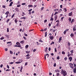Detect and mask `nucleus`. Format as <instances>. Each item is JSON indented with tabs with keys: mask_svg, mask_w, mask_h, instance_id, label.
<instances>
[{
	"mask_svg": "<svg viewBox=\"0 0 76 76\" xmlns=\"http://www.w3.org/2000/svg\"><path fill=\"white\" fill-rule=\"evenodd\" d=\"M61 74H63V76H66L67 75V72L65 70H62L61 71Z\"/></svg>",
	"mask_w": 76,
	"mask_h": 76,
	"instance_id": "nucleus-1",
	"label": "nucleus"
},
{
	"mask_svg": "<svg viewBox=\"0 0 76 76\" xmlns=\"http://www.w3.org/2000/svg\"><path fill=\"white\" fill-rule=\"evenodd\" d=\"M73 32H75V31H76V26H74L73 27Z\"/></svg>",
	"mask_w": 76,
	"mask_h": 76,
	"instance_id": "nucleus-2",
	"label": "nucleus"
},
{
	"mask_svg": "<svg viewBox=\"0 0 76 76\" xmlns=\"http://www.w3.org/2000/svg\"><path fill=\"white\" fill-rule=\"evenodd\" d=\"M62 40V37H61L59 39L58 42L60 43L61 42V41Z\"/></svg>",
	"mask_w": 76,
	"mask_h": 76,
	"instance_id": "nucleus-3",
	"label": "nucleus"
},
{
	"mask_svg": "<svg viewBox=\"0 0 76 76\" xmlns=\"http://www.w3.org/2000/svg\"><path fill=\"white\" fill-rule=\"evenodd\" d=\"M58 17V16L57 15H56L54 17V18L55 19V21H56V20H57V17Z\"/></svg>",
	"mask_w": 76,
	"mask_h": 76,
	"instance_id": "nucleus-4",
	"label": "nucleus"
},
{
	"mask_svg": "<svg viewBox=\"0 0 76 76\" xmlns=\"http://www.w3.org/2000/svg\"><path fill=\"white\" fill-rule=\"evenodd\" d=\"M15 10H16V12H19V8L18 7H16L15 9Z\"/></svg>",
	"mask_w": 76,
	"mask_h": 76,
	"instance_id": "nucleus-5",
	"label": "nucleus"
},
{
	"mask_svg": "<svg viewBox=\"0 0 76 76\" xmlns=\"http://www.w3.org/2000/svg\"><path fill=\"white\" fill-rule=\"evenodd\" d=\"M50 39L51 40H53L54 39V37L53 36H49Z\"/></svg>",
	"mask_w": 76,
	"mask_h": 76,
	"instance_id": "nucleus-6",
	"label": "nucleus"
},
{
	"mask_svg": "<svg viewBox=\"0 0 76 76\" xmlns=\"http://www.w3.org/2000/svg\"><path fill=\"white\" fill-rule=\"evenodd\" d=\"M50 20L52 21L51 22V24H52V23H53V17L52 16L51 17V19H50Z\"/></svg>",
	"mask_w": 76,
	"mask_h": 76,
	"instance_id": "nucleus-7",
	"label": "nucleus"
},
{
	"mask_svg": "<svg viewBox=\"0 0 76 76\" xmlns=\"http://www.w3.org/2000/svg\"><path fill=\"white\" fill-rule=\"evenodd\" d=\"M72 57H70L69 58V60H70V61H72Z\"/></svg>",
	"mask_w": 76,
	"mask_h": 76,
	"instance_id": "nucleus-8",
	"label": "nucleus"
},
{
	"mask_svg": "<svg viewBox=\"0 0 76 76\" xmlns=\"http://www.w3.org/2000/svg\"><path fill=\"white\" fill-rule=\"evenodd\" d=\"M70 36L72 37H74V34L73 33H71L70 34Z\"/></svg>",
	"mask_w": 76,
	"mask_h": 76,
	"instance_id": "nucleus-9",
	"label": "nucleus"
},
{
	"mask_svg": "<svg viewBox=\"0 0 76 76\" xmlns=\"http://www.w3.org/2000/svg\"><path fill=\"white\" fill-rule=\"evenodd\" d=\"M72 14H73L72 12H71L69 14V16H71L72 15Z\"/></svg>",
	"mask_w": 76,
	"mask_h": 76,
	"instance_id": "nucleus-10",
	"label": "nucleus"
},
{
	"mask_svg": "<svg viewBox=\"0 0 76 76\" xmlns=\"http://www.w3.org/2000/svg\"><path fill=\"white\" fill-rule=\"evenodd\" d=\"M9 11H7L5 13V15H9Z\"/></svg>",
	"mask_w": 76,
	"mask_h": 76,
	"instance_id": "nucleus-11",
	"label": "nucleus"
},
{
	"mask_svg": "<svg viewBox=\"0 0 76 76\" xmlns=\"http://www.w3.org/2000/svg\"><path fill=\"white\" fill-rule=\"evenodd\" d=\"M22 69H23V66H21L20 69V71L21 72H22Z\"/></svg>",
	"mask_w": 76,
	"mask_h": 76,
	"instance_id": "nucleus-12",
	"label": "nucleus"
},
{
	"mask_svg": "<svg viewBox=\"0 0 76 76\" xmlns=\"http://www.w3.org/2000/svg\"><path fill=\"white\" fill-rule=\"evenodd\" d=\"M48 50V48L46 47L45 48V53L47 52Z\"/></svg>",
	"mask_w": 76,
	"mask_h": 76,
	"instance_id": "nucleus-13",
	"label": "nucleus"
},
{
	"mask_svg": "<svg viewBox=\"0 0 76 76\" xmlns=\"http://www.w3.org/2000/svg\"><path fill=\"white\" fill-rule=\"evenodd\" d=\"M20 19H24V20H25V19H26V18L25 17H21Z\"/></svg>",
	"mask_w": 76,
	"mask_h": 76,
	"instance_id": "nucleus-14",
	"label": "nucleus"
},
{
	"mask_svg": "<svg viewBox=\"0 0 76 76\" xmlns=\"http://www.w3.org/2000/svg\"><path fill=\"white\" fill-rule=\"evenodd\" d=\"M13 1L11 2L9 6H12V4H13Z\"/></svg>",
	"mask_w": 76,
	"mask_h": 76,
	"instance_id": "nucleus-15",
	"label": "nucleus"
},
{
	"mask_svg": "<svg viewBox=\"0 0 76 76\" xmlns=\"http://www.w3.org/2000/svg\"><path fill=\"white\" fill-rule=\"evenodd\" d=\"M15 63H16V64H19L20 63H21V62L20 61H17L15 62Z\"/></svg>",
	"mask_w": 76,
	"mask_h": 76,
	"instance_id": "nucleus-16",
	"label": "nucleus"
},
{
	"mask_svg": "<svg viewBox=\"0 0 76 76\" xmlns=\"http://www.w3.org/2000/svg\"><path fill=\"white\" fill-rule=\"evenodd\" d=\"M5 36L7 38H9V35H6V34H5Z\"/></svg>",
	"mask_w": 76,
	"mask_h": 76,
	"instance_id": "nucleus-17",
	"label": "nucleus"
},
{
	"mask_svg": "<svg viewBox=\"0 0 76 76\" xmlns=\"http://www.w3.org/2000/svg\"><path fill=\"white\" fill-rule=\"evenodd\" d=\"M24 42H25V41L24 40H23L20 42V43H21V44H24Z\"/></svg>",
	"mask_w": 76,
	"mask_h": 76,
	"instance_id": "nucleus-18",
	"label": "nucleus"
},
{
	"mask_svg": "<svg viewBox=\"0 0 76 76\" xmlns=\"http://www.w3.org/2000/svg\"><path fill=\"white\" fill-rule=\"evenodd\" d=\"M15 23H17V22H18V19H15Z\"/></svg>",
	"mask_w": 76,
	"mask_h": 76,
	"instance_id": "nucleus-19",
	"label": "nucleus"
},
{
	"mask_svg": "<svg viewBox=\"0 0 76 76\" xmlns=\"http://www.w3.org/2000/svg\"><path fill=\"white\" fill-rule=\"evenodd\" d=\"M28 6L29 7H33V6L32 5H29Z\"/></svg>",
	"mask_w": 76,
	"mask_h": 76,
	"instance_id": "nucleus-20",
	"label": "nucleus"
},
{
	"mask_svg": "<svg viewBox=\"0 0 76 76\" xmlns=\"http://www.w3.org/2000/svg\"><path fill=\"white\" fill-rule=\"evenodd\" d=\"M68 46H69V47H70V44H70V42H68Z\"/></svg>",
	"mask_w": 76,
	"mask_h": 76,
	"instance_id": "nucleus-21",
	"label": "nucleus"
},
{
	"mask_svg": "<svg viewBox=\"0 0 76 76\" xmlns=\"http://www.w3.org/2000/svg\"><path fill=\"white\" fill-rule=\"evenodd\" d=\"M16 44H17V45H20V43L19 42H17L16 43Z\"/></svg>",
	"mask_w": 76,
	"mask_h": 76,
	"instance_id": "nucleus-22",
	"label": "nucleus"
},
{
	"mask_svg": "<svg viewBox=\"0 0 76 76\" xmlns=\"http://www.w3.org/2000/svg\"><path fill=\"white\" fill-rule=\"evenodd\" d=\"M47 32H45V37H47Z\"/></svg>",
	"mask_w": 76,
	"mask_h": 76,
	"instance_id": "nucleus-23",
	"label": "nucleus"
},
{
	"mask_svg": "<svg viewBox=\"0 0 76 76\" xmlns=\"http://www.w3.org/2000/svg\"><path fill=\"white\" fill-rule=\"evenodd\" d=\"M10 20V19H8L7 20V21H6V22L7 23H8L9 22Z\"/></svg>",
	"mask_w": 76,
	"mask_h": 76,
	"instance_id": "nucleus-24",
	"label": "nucleus"
},
{
	"mask_svg": "<svg viewBox=\"0 0 76 76\" xmlns=\"http://www.w3.org/2000/svg\"><path fill=\"white\" fill-rule=\"evenodd\" d=\"M14 16H15V13H14L11 16L12 18H13Z\"/></svg>",
	"mask_w": 76,
	"mask_h": 76,
	"instance_id": "nucleus-25",
	"label": "nucleus"
},
{
	"mask_svg": "<svg viewBox=\"0 0 76 76\" xmlns=\"http://www.w3.org/2000/svg\"><path fill=\"white\" fill-rule=\"evenodd\" d=\"M26 53H27V54H29L30 53V51H26Z\"/></svg>",
	"mask_w": 76,
	"mask_h": 76,
	"instance_id": "nucleus-26",
	"label": "nucleus"
},
{
	"mask_svg": "<svg viewBox=\"0 0 76 76\" xmlns=\"http://www.w3.org/2000/svg\"><path fill=\"white\" fill-rule=\"evenodd\" d=\"M26 48H28V47H29V45H27L26 46H25Z\"/></svg>",
	"mask_w": 76,
	"mask_h": 76,
	"instance_id": "nucleus-27",
	"label": "nucleus"
},
{
	"mask_svg": "<svg viewBox=\"0 0 76 76\" xmlns=\"http://www.w3.org/2000/svg\"><path fill=\"white\" fill-rule=\"evenodd\" d=\"M64 12H67V9H66V8H65L64 9Z\"/></svg>",
	"mask_w": 76,
	"mask_h": 76,
	"instance_id": "nucleus-28",
	"label": "nucleus"
},
{
	"mask_svg": "<svg viewBox=\"0 0 76 76\" xmlns=\"http://www.w3.org/2000/svg\"><path fill=\"white\" fill-rule=\"evenodd\" d=\"M70 67V68H71V69H73V67H74V66H72L71 65H70L69 66Z\"/></svg>",
	"mask_w": 76,
	"mask_h": 76,
	"instance_id": "nucleus-29",
	"label": "nucleus"
},
{
	"mask_svg": "<svg viewBox=\"0 0 76 76\" xmlns=\"http://www.w3.org/2000/svg\"><path fill=\"white\" fill-rule=\"evenodd\" d=\"M10 54H13V52H12V51L10 50Z\"/></svg>",
	"mask_w": 76,
	"mask_h": 76,
	"instance_id": "nucleus-30",
	"label": "nucleus"
},
{
	"mask_svg": "<svg viewBox=\"0 0 76 76\" xmlns=\"http://www.w3.org/2000/svg\"><path fill=\"white\" fill-rule=\"evenodd\" d=\"M0 39L1 40L4 39V37H2Z\"/></svg>",
	"mask_w": 76,
	"mask_h": 76,
	"instance_id": "nucleus-31",
	"label": "nucleus"
},
{
	"mask_svg": "<svg viewBox=\"0 0 76 76\" xmlns=\"http://www.w3.org/2000/svg\"><path fill=\"white\" fill-rule=\"evenodd\" d=\"M66 30H65L64 32V34H66Z\"/></svg>",
	"mask_w": 76,
	"mask_h": 76,
	"instance_id": "nucleus-32",
	"label": "nucleus"
},
{
	"mask_svg": "<svg viewBox=\"0 0 76 76\" xmlns=\"http://www.w3.org/2000/svg\"><path fill=\"white\" fill-rule=\"evenodd\" d=\"M54 44V42H52V43H50V45H52V44Z\"/></svg>",
	"mask_w": 76,
	"mask_h": 76,
	"instance_id": "nucleus-33",
	"label": "nucleus"
},
{
	"mask_svg": "<svg viewBox=\"0 0 76 76\" xmlns=\"http://www.w3.org/2000/svg\"><path fill=\"white\" fill-rule=\"evenodd\" d=\"M39 42H43V41L41 39L39 40Z\"/></svg>",
	"mask_w": 76,
	"mask_h": 76,
	"instance_id": "nucleus-34",
	"label": "nucleus"
},
{
	"mask_svg": "<svg viewBox=\"0 0 76 76\" xmlns=\"http://www.w3.org/2000/svg\"><path fill=\"white\" fill-rule=\"evenodd\" d=\"M13 63H14V62H11L9 63V64H13Z\"/></svg>",
	"mask_w": 76,
	"mask_h": 76,
	"instance_id": "nucleus-35",
	"label": "nucleus"
},
{
	"mask_svg": "<svg viewBox=\"0 0 76 76\" xmlns=\"http://www.w3.org/2000/svg\"><path fill=\"white\" fill-rule=\"evenodd\" d=\"M58 9H55L54 10L55 12H56V11H58Z\"/></svg>",
	"mask_w": 76,
	"mask_h": 76,
	"instance_id": "nucleus-36",
	"label": "nucleus"
},
{
	"mask_svg": "<svg viewBox=\"0 0 76 76\" xmlns=\"http://www.w3.org/2000/svg\"><path fill=\"white\" fill-rule=\"evenodd\" d=\"M58 69H56V70H55V72H58Z\"/></svg>",
	"mask_w": 76,
	"mask_h": 76,
	"instance_id": "nucleus-37",
	"label": "nucleus"
},
{
	"mask_svg": "<svg viewBox=\"0 0 76 76\" xmlns=\"http://www.w3.org/2000/svg\"><path fill=\"white\" fill-rule=\"evenodd\" d=\"M74 20H74V19H72V20L71 21V23H72V22H74Z\"/></svg>",
	"mask_w": 76,
	"mask_h": 76,
	"instance_id": "nucleus-38",
	"label": "nucleus"
},
{
	"mask_svg": "<svg viewBox=\"0 0 76 76\" xmlns=\"http://www.w3.org/2000/svg\"><path fill=\"white\" fill-rule=\"evenodd\" d=\"M26 57H29L30 56V55L29 54H28L27 55H26Z\"/></svg>",
	"mask_w": 76,
	"mask_h": 76,
	"instance_id": "nucleus-39",
	"label": "nucleus"
},
{
	"mask_svg": "<svg viewBox=\"0 0 76 76\" xmlns=\"http://www.w3.org/2000/svg\"><path fill=\"white\" fill-rule=\"evenodd\" d=\"M9 28H7V32H9Z\"/></svg>",
	"mask_w": 76,
	"mask_h": 76,
	"instance_id": "nucleus-40",
	"label": "nucleus"
},
{
	"mask_svg": "<svg viewBox=\"0 0 76 76\" xmlns=\"http://www.w3.org/2000/svg\"><path fill=\"white\" fill-rule=\"evenodd\" d=\"M58 14V12H55V13L54 14V15H57V14Z\"/></svg>",
	"mask_w": 76,
	"mask_h": 76,
	"instance_id": "nucleus-41",
	"label": "nucleus"
},
{
	"mask_svg": "<svg viewBox=\"0 0 76 76\" xmlns=\"http://www.w3.org/2000/svg\"><path fill=\"white\" fill-rule=\"evenodd\" d=\"M62 53L63 54H65V52L64 51H62Z\"/></svg>",
	"mask_w": 76,
	"mask_h": 76,
	"instance_id": "nucleus-42",
	"label": "nucleus"
},
{
	"mask_svg": "<svg viewBox=\"0 0 76 76\" xmlns=\"http://www.w3.org/2000/svg\"><path fill=\"white\" fill-rule=\"evenodd\" d=\"M69 21H70H70H71V20H72V19H71V18H69Z\"/></svg>",
	"mask_w": 76,
	"mask_h": 76,
	"instance_id": "nucleus-43",
	"label": "nucleus"
},
{
	"mask_svg": "<svg viewBox=\"0 0 76 76\" xmlns=\"http://www.w3.org/2000/svg\"><path fill=\"white\" fill-rule=\"evenodd\" d=\"M58 25H59V24L58 23V22L56 25V26H58Z\"/></svg>",
	"mask_w": 76,
	"mask_h": 76,
	"instance_id": "nucleus-44",
	"label": "nucleus"
},
{
	"mask_svg": "<svg viewBox=\"0 0 76 76\" xmlns=\"http://www.w3.org/2000/svg\"><path fill=\"white\" fill-rule=\"evenodd\" d=\"M69 65H71V66H73V64L72 63H70Z\"/></svg>",
	"mask_w": 76,
	"mask_h": 76,
	"instance_id": "nucleus-45",
	"label": "nucleus"
},
{
	"mask_svg": "<svg viewBox=\"0 0 76 76\" xmlns=\"http://www.w3.org/2000/svg\"><path fill=\"white\" fill-rule=\"evenodd\" d=\"M17 7H20V5L19 4L18 5H17Z\"/></svg>",
	"mask_w": 76,
	"mask_h": 76,
	"instance_id": "nucleus-46",
	"label": "nucleus"
},
{
	"mask_svg": "<svg viewBox=\"0 0 76 76\" xmlns=\"http://www.w3.org/2000/svg\"><path fill=\"white\" fill-rule=\"evenodd\" d=\"M70 52L71 53H73V50H71Z\"/></svg>",
	"mask_w": 76,
	"mask_h": 76,
	"instance_id": "nucleus-47",
	"label": "nucleus"
},
{
	"mask_svg": "<svg viewBox=\"0 0 76 76\" xmlns=\"http://www.w3.org/2000/svg\"><path fill=\"white\" fill-rule=\"evenodd\" d=\"M64 60H67V57H65L64 58Z\"/></svg>",
	"mask_w": 76,
	"mask_h": 76,
	"instance_id": "nucleus-48",
	"label": "nucleus"
},
{
	"mask_svg": "<svg viewBox=\"0 0 76 76\" xmlns=\"http://www.w3.org/2000/svg\"><path fill=\"white\" fill-rule=\"evenodd\" d=\"M23 38L24 39H25V40H26V37L24 36L23 37Z\"/></svg>",
	"mask_w": 76,
	"mask_h": 76,
	"instance_id": "nucleus-49",
	"label": "nucleus"
},
{
	"mask_svg": "<svg viewBox=\"0 0 76 76\" xmlns=\"http://www.w3.org/2000/svg\"><path fill=\"white\" fill-rule=\"evenodd\" d=\"M57 59L58 60H59L60 59V57L59 56H58V57L57 58Z\"/></svg>",
	"mask_w": 76,
	"mask_h": 76,
	"instance_id": "nucleus-50",
	"label": "nucleus"
},
{
	"mask_svg": "<svg viewBox=\"0 0 76 76\" xmlns=\"http://www.w3.org/2000/svg\"><path fill=\"white\" fill-rule=\"evenodd\" d=\"M3 64H1V65L0 66V67L1 68H2L3 67Z\"/></svg>",
	"mask_w": 76,
	"mask_h": 76,
	"instance_id": "nucleus-51",
	"label": "nucleus"
},
{
	"mask_svg": "<svg viewBox=\"0 0 76 76\" xmlns=\"http://www.w3.org/2000/svg\"><path fill=\"white\" fill-rule=\"evenodd\" d=\"M7 67L8 68V69H9L10 67H9V65H7Z\"/></svg>",
	"mask_w": 76,
	"mask_h": 76,
	"instance_id": "nucleus-52",
	"label": "nucleus"
},
{
	"mask_svg": "<svg viewBox=\"0 0 76 76\" xmlns=\"http://www.w3.org/2000/svg\"><path fill=\"white\" fill-rule=\"evenodd\" d=\"M32 9H30V10H28V12H31V11H32Z\"/></svg>",
	"mask_w": 76,
	"mask_h": 76,
	"instance_id": "nucleus-53",
	"label": "nucleus"
},
{
	"mask_svg": "<svg viewBox=\"0 0 76 76\" xmlns=\"http://www.w3.org/2000/svg\"><path fill=\"white\" fill-rule=\"evenodd\" d=\"M24 35L25 36H26V37H27V36H28V35H27L26 33H25Z\"/></svg>",
	"mask_w": 76,
	"mask_h": 76,
	"instance_id": "nucleus-54",
	"label": "nucleus"
},
{
	"mask_svg": "<svg viewBox=\"0 0 76 76\" xmlns=\"http://www.w3.org/2000/svg\"><path fill=\"white\" fill-rule=\"evenodd\" d=\"M17 47L20 48V47H21V46L20 45H18V46Z\"/></svg>",
	"mask_w": 76,
	"mask_h": 76,
	"instance_id": "nucleus-55",
	"label": "nucleus"
},
{
	"mask_svg": "<svg viewBox=\"0 0 76 76\" xmlns=\"http://www.w3.org/2000/svg\"><path fill=\"white\" fill-rule=\"evenodd\" d=\"M26 4V3H23L22 4V5H25Z\"/></svg>",
	"mask_w": 76,
	"mask_h": 76,
	"instance_id": "nucleus-56",
	"label": "nucleus"
},
{
	"mask_svg": "<svg viewBox=\"0 0 76 76\" xmlns=\"http://www.w3.org/2000/svg\"><path fill=\"white\" fill-rule=\"evenodd\" d=\"M30 58V57H28L26 58V59H29Z\"/></svg>",
	"mask_w": 76,
	"mask_h": 76,
	"instance_id": "nucleus-57",
	"label": "nucleus"
},
{
	"mask_svg": "<svg viewBox=\"0 0 76 76\" xmlns=\"http://www.w3.org/2000/svg\"><path fill=\"white\" fill-rule=\"evenodd\" d=\"M48 25L49 27H50L51 26V23H50Z\"/></svg>",
	"mask_w": 76,
	"mask_h": 76,
	"instance_id": "nucleus-58",
	"label": "nucleus"
},
{
	"mask_svg": "<svg viewBox=\"0 0 76 76\" xmlns=\"http://www.w3.org/2000/svg\"><path fill=\"white\" fill-rule=\"evenodd\" d=\"M27 64H28V63L26 62L25 63V66H27Z\"/></svg>",
	"mask_w": 76,
	"mask_h": 76,
	"instance_id": "nucleus-59",
	"label": "nucleus"
},
{
	"mask_svg": "<svg viewBox=\"0 0 76 76\" xmlns=\"http://www.w3.org/2000/svg\"><path fill=\"white\" fill-rule=\"evenodd\" d=\"M55 50L56 53V52H57V48H55Z\"/></svg>",
	"mask_w": 76,
	"mask_h": 76,
	"instance_id": "nucleus-60",
	"label": "nucleus"
},
{
	"mask_svg": "<svg viewBox=\"0 0 76 76\" xmlns=\"http://www.w3.org/2000/svg\"><path fill=\"white\" fill-rule=\"evenodd\" d=\"M41 10H43V9H44V7H43L42 8H41Z\"/></svg>",
	"mask_w": 76,
	"mask_h": 76,
	"instance_id": "nucleus-61",
	"label": "nucleus"
},
{
	"mask_svg": "<svg viewBox=\"0 0 76 76\" xmlns=\"http://www.w3.org/2000/svg\"><path fill=\"white\" fill-rule=\"evenodd\" d=\"M70 56H73V53H71L70 54Z\"/></svg>",
	"mask_w": 76,
	"mask_h": 76,
	"instance_id": "nucleus-62",
	"label": "nucleus"
},
{
	"mask_svg": "<svg viewBox=\"0 0 76 76\" xmlns=\"http://www.w3.org/2000/svg\"><path fill=\"white\" fill-rule=\"evenodd\" d=\"M48 50L49 51H50V50H51V48L50 47L49 48Z\"/></svg>",
	"mask_w": 76,
	"mask_h": 76,
	"instance_id": "nucleus-63",
	"label": "nucleus"
},
{
	"mask_svg": "<svg viewBox=\"0 0 76 76\" xmlns=\"http://www.w3.org/2000/svg\"><path fill=\"white\" fill-rule=\"evenodd\" d=\"M63 19H64V17H62L61 18V20H63Z\"/></svg>",
	"mask_w": 76,
	"mask_h": 76,
	"instance_id": "nucleus-64",
	"label": "nucleus"
}]
</instances>
